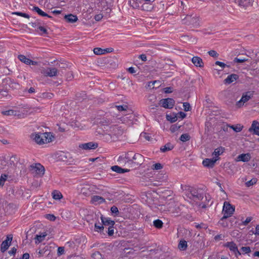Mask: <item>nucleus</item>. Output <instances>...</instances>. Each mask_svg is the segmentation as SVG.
<instances>
[{
	"mask_svg": "<svg viewBox=\"0 0 259 259\" xmlns=\"http://www.w3.org/2000/svg\"><path fill=\"white\" fill-rule=\"evenodd\" d=\"M238 79V75L236 74H231L228 75L227 77L224 80V83L225 84H229Z\"/></svg>",
	"mask_w": 259,
	"mask_h": 259,
	"instance_id": "nucleus-14",
	"label": "nucleus"
},
{
	"mask_svg": "<svg viewBox=\"0 0 259 259\" xmlns=\"http://www.w3.org/2000/svg\"><path fill=\"white\" fill-rule=\"evenodd\" d=\"M252 220L251 217H247L246 220L243 222V224L244 226H246L250 221Z\"/></svg>",
	"mask_w": 259,
	"mask_h": 259,
	"instance_id": "nucleus-56",
	"label": "nucleus"
},
{
	"mask_svg": "<svg viewBox=\"0 0 259 259\" xmlns=\"http://www.w3.org/2000/svg\"><path fill=\"white\" fill-rule=\"evenodd\" d=\"M98 146L97 143L89 142L84 144H82L79 146V147L85 150L95 149Z\"/></svg>",
	"mask_w": 259,
	"mask_h": 259,
	"instance_id": "nucleus-13",
	"label": "nucleus"
},
{
	"mask_svg": "<svg viewBox=\"0 0 259 259\" xmlns=\"http://www.w3.org/2000/svg\"><path fill=\"white\" fill-rule=\"evenodd\" d=\"M16 251H17V249L15 247H14L12 248L10 251H9V253L10 255H15L16 253Z\"/></svg>",
	"mask_w": 259,
	"mask_h": 259,
	"instance_id": "nucleus-57",
	"label": "nucleus"
},
{
	"mask_svg": "<svg viewBox=\"0 0 259 259\" xmlns=\"http://www.w3.org/2000/svg\"><path fill=\"white\" fill-rule=\"evenodd\" d=\"M255 235L259 236V224L257 225L255 227V232L254 233Z\"/></svg>",
	"mask_w": 259,
	"mask_h": 259,
	"instance_id": "nucleus-64",
	"label": "nucleus"
},
{
	"mask_svg": "<svg viewBox=\"0 0 259 259\" xmlns=\"http://www.w3.org/2000/svg\"><path fill=\"white\" fill-rule=\"evenodd\" d=\"M224 150V148L222 147H220L217 148L214 150V151L213 153V155H214L216 157H218L219 155H220L221 154H222L223 153Z\"/></svg>",
	"mask_w": 259,
	"mask_h": 259,
	"instance_id": "nucleus-33",
	"label": "nucleus"
},
{
	"mask_svg": "<svg viewBox=\"0 0 259 259\" xmlns=\"http://www.w3.org/2000/svg\"><path fill=\"white\" fill-rule=\"evenodd\" d=\"M164 91L165 93H171L173 91V89L171 87H166L164 89Z\"/></svg>",
	"mask_w": 259,
	"mask_h": 259,
	"instance_id": "nucleus-54",
	"label": "nucleus"
},
{
	"mask_svg": "<svg viewBox=\"0 0 259 259\" xmlns=\"http://www.w3.org/2000/svg\"><path fill=\"white\" fill-rule=\"evenodd\" d=\"M29 170L37 177H41L45 174V169L41 164L35 163L30 166Z\"/></svg>",
	"mask_w": 259,
	"mask_h": 259,
	"instance_id": "nucleus-7",
	"label": "nucleus"
},
{
	"mask_svg": "<svg viewBox=\"0 0 259 259\" xmlns=\"http://www.w3.org/2000/svg\"><path fill=\"white\" fill-rule=\"evenodd\" d=\"M64 19L68 23H73L78 20V18L76 15L73 14H68L64 16Z\"/></svg>",
	"mask_w": 259,
	"mask_h": 259,
	"instance_id": "nucleus-21",
	"label": "nucleus"
},
{
	"mask_svg": "<svg viewBox=\"0 0 259 259\" xmlns=\"http://www.w3.org/2000/svg\"><path fill=\"white\" fill-rule=\"evenodd\" d=\"M115 107L119 111H125L128 108L127 106L124 105H117Z\"/></svg>",
	"mask_w": 259,
	"mask_h": 259,
	"instance_id": "nucleus-44",
	"label": "nucleus"
},
{
	"mask_svg": "<svg viewBox=\"0 0 259 259\" xmlns=\"http://www.w3.org/2000/svg\"><path fill=\"white\" fill-rule=\"evenodd\" d=\"M223 246L228 248L230 251L233 253L238 249V247L236 244L233 241L227 242L223 244Z\"/></svg>",
	"mask_w": 259,
	"mask_h": 259,
	"instance_id": "nucleus-15",
	"label": "nucleus"
},
{
	"mask_svg": "<svg viewBox=\"0 0 259 259\" xmlns=\"http://www.w3.org/2000/svg\"><path fill=\"white\" fill-rule=\"evenodd\" d=\"M38 29L41 32L40 33L41 35L48 34V31L44 27L40 26L38 27Z\"/></svg>",
	"mask_w": 259,
	"mask_h": 259,
	"instance_id": "nucleus-50",
	"label": "nucleus"
},
{
	"mask_svg": "<svg viewBox=\"0 0 259 259\" xmlns=\"http://www.w3.org/2000/svg\"><path fill=\"white\" fill-rule=\"evenodd\" d=\"M112 129V136L110 134H106L105 135V139L109 141H114L119 136H121L123 133V130L117 125H114L111 127Z\"/></svg>",
	"mask_w": 259,
	"mask_h": 259,
	"instance_id": "nucleus-6",
	"label": "nucleus"
},
{
	"mask_svg": "<svg viewBox=\"0 0 259 259\" xmlns=\"http://www.w3.org/2000/svg\"><path fill=\"white\" fill-rule=\"evenodd\" d=\"M114 226H110L108 228V235L109 236H112L114 234Z\"/></svg>",
	"mask_w": 259,
	"mask_h": 259,
	"instance_id": "nucleus-49",
	"label": "nucleus"
},
{
	"mask_svg": "<svg viewBox=\"0 0 259 259\" xmlns=\"http://www.w3.org/2000/svg\"><path fill=\"white\" fill-rule=\"evenodd\" d=\"M192 62L197 67L202 68L204 66V63L202 59L197 56L193 57L191 59Z\"/></svg>",
	"mask_w": 259,
	"mask_h": 259,
	"instance_id": "nucleus-16",
	"label": "nucleus"
},
{
	"mask_svg": "<svg viewBox=\"0 0 259 259\" xmlns=\"http://www.w3.org/2000/svg\"><path fill=\"white\" fill-rule=\"evenodd\" d=\"M253 2V0H238L236 4L240 7L245 8L251 5Z\"/></svg>",
	"mask_w": 259,
	"mask_h": 259,
	"instance_id": "nucleus-23",
	"label": "nucleus"
},
{
	"mask_svg": "<svg viewBox=\"0 0 259 259\" xmlns=\"http://www.w3.org/2000/svg\"><path fill=\"white\" fill-rule=\"evenodd\" d=\"M47 236V234L46 233H42L40 235H36L35 237V239L38 241V243H40L42 242L45 237Z\"/></svg>",
	"mask_w": 259,
	"mask_h": 259,
	"instance_id": "nucleus-35",
	"label": "nucleus"
},
{
	"mask_svg": "<svg viewBox=\"0 0 259 259\" xmlns=\"http://www.w3.org/2000/svg\"><path fill=\"white\" fill-rule=\"evenodd\" d=\"M243 126L240 124H237L236 125H230V128L233 130L236 133L241 132L243 129Z\"/></svg>",
	"mask_w": 259,
	"mask_h": 259,
	"instance_id": "nucleus-31",
	"label": "nucleus"
},
{
	"mask_svg": "<svg viewBox=\"0 0 259 259\" xmlns=\"http://www.w3.org/2000/svg\"><path fill=\"white\" fill-rule=\"evenodd\" d=\"M32 10L36 12L39 15L42 16V17H47L49 18H52L53 17L49 15L46 13L42 11L40 8H39L38 7L35 6L33 7Z\"/></svg>",
	"mask_w": 259,
	"mask_h": 259,
	"instance_id": "nucleus-24",
	"label": "nucleus"
},
{
	"mask_svg": "<svg viewBox=\"0 0 259 259\" xmlns=\"http://www.w3.org/2000/svg\"><path fill=\"white\" fill-rule=\"evenodd\" d=\"M253 131V134L259 136V122L256 120L252 121L251 127L249 128V131Z\"/></svg>",
	"mask_w": 259,
	"mask_h": 259,
	"instance_id": "nucleus-17",
	"label": "nucleus"
},
{
	"mask_svg": "<svg viewBox=\"0 0 259 259\" xmlns=\"http://www.w3.org/2000/svg\"><path fill=\"white\" fill-rule=\"evenodd\" d=\"M214 239L215 241H218L220 240H222V235H217L214 237Z\"/></svg>",
	"mask_w": 259,
	"mask_h": 259,
	"instance_id": "nucleus-63",
	"label": "nucleus"
},
{
	"mask_svg": "<svg viewBox=\"0 0 259 259\" xmlns=\"http://www.w3.org/2000/svg\"><path fill=\"white\" fill-rule=\"evenodd\" d=\"M104 229V227L102 223L99 225L97 223L95 224V231L98 232V233H102L103 232Z\"/></svg>",
	"mask_w": 259,
	"mask_h": 259,
	"instance_id": "nucleus-32",
	"label": "nucleus"
},
{
	"mask_svg": "<svg viewBox=\"0 0 259 259\" xmlns=\"http://www.w3.org/2000/svg\"><path fill=\"white\" fill-rule=\"evenodd\" d=\"M47 218L51 221H54L56 220V217L54 214H47Z\"/></svg>",
	"mask_w": 259,
	"mask_h": 259,
	"instance_id": "nucleus-52",
	"label": "nucleus"
},
{
	"mask_svg": "<svg viewBox=\"0 0 259 259\" xmlns=\"http://www.w3.org/2000/svg\"><path fill=\"white\" fill-rule=\"evenodd\" d=\"M104 51V54L105 53H111L113 52L114 49L112 48H106L105 49H103Z\"/></svg>",
	"mask_w": 259,
	"mask_h": 259,
	"instance_id": "nucleus-58",
	"label": "nucleus"
},
{
	"mask_svg": "<svg viewBox=\"0 0 259 259\" xmlns=\"http://www.w3.org/2000/svg\"><path fill=\"white\" fill-rule=\"evenodd\" d=\"M178 247L181 250H186L187 248V242L184 240H182L180 241Z\"/></svg>",
	"mask_w": 259,
	"mask_h": 259,
	"instance_id": "nucleus-29",
	"label": "nucleus"
},
{
	"mask_svg": "<svg viewBox=\"0 0 259 259\" xmlns=\"http://www.w3.org/2000/svg\"><path fill=\"white\" fill-rule=\"evenodd\" d=\"M139 58H140L143 61H147V57L145 54L140 55Z\"/></svg>",
	"mask_w": 259,
	"mask_h": 259,
	"instance_id": "nucleus-59",
	"label": "nucleus"
},
{
	"mask_svg": "<svg viewBox=\"0 0 259 259\" xmlns=\"http://www.w3.org/2000/svg\"><path fill=\"white\" fill-rule=\"evenodd\" d=\"M256 182H257V179L256 178H252L251 180L246 182L245 185L246 187H249L253 185L254 184H256Z\"/></svg>",
	"mask_w": 259,
	"mask_h": 259,
	"instance_id": "nucleus-39",
	"label": "nucleus"
},
{
	"mask_svg": "<svg viewBox=\"0 0 259 259\" xmlns=\"http://www.w3.org/2000/svg\"><path fill=\"white\" fill-rule=\"evenodd\" d=\"M31 137L35 142L39 145L51 142L54 138L51 133L47 132L32 134Z\"/></svg>",
	"mask_w": 259,
	"mask_h": 259,
	"instance_id": "nucleus-1",
	"label": "nucleus"
},
{
	"mask_svg": "<svg viewBox=\"0 0 259 259\" xmlns=\"http://www.w3.org/2000/svg\"><path fill=\"white\" fill-rule=\"evenodd\" d=\"M18 58L20 61L24 63L26 65H30V62H31V60L27 58L26 56L23 55H19Z\"/></svg>",
	"mask_w": 259,
	"mask_h": 259,
	"instance_id": "nucleus-28",
	"label": "nucleus"
},
{
	"mask_svg": "<svg viewBox=\"0 0 259 259\" xmlns=\"http://www.w3.org/2000/svg\"><path fill=\"white\" fill-rule=\"evenodd\" d=\"M52 195L53 199L55 200H60L63 197L61 193L58 190L53 191L52 193Z\"/></svg>",
	"mask_w": 259,
	"mask_h": 259,
	"instance_id": "nucleus-27",
	"label": "nucleus"
},
{
	"mask_svg": "<svg viewBox=\"0 0 259 259\" xmlns=\"http://www.w3.org/2000/svg\"><path fill=\"white\" fill-rule=\"evenodd\" d=\"M183 107H184V109L185 111H190L191 109L190 105L188 102L183 103Z\"/></svg>",
	"mask_w": 259,
	"mask_h": 259,
	"instance_id": "nucleus-46",
	"label": "nucleus"
},
{
	"mask_svg": "<svg viewBox=\"0 0 259 259\" xmlns=\"http://www.w3.org/2000/svg\"><path fill=\"white\" fill-rule=\"evenodd\" d=\"M8 175L6 174H2L0 177V187H3L5 181L7 180Z\"/></svg>",
	"mask_w": 259,
	"mask_h": 259,
	"instance_id": "nucleus-37",
	"label": "nucleus"
},
{
	"mask_svg": "<svg viewBox=\"0 0 259 259\" xmlns=\"http://www.w3.org/2000/svg\"><path fill=\"white\" fill-rule=\"evenodd\" d=\"M131 162H130V167H133L140 166L144 161V156L140 153H134L132 152L131 154Z\"/></svg>",
	"mask_w": 259,
	"mask_h": 259,
	"instance_id": "nucleus-3",
	"label": "nucleus"
},
{
	"mask_svg": "<svg viewBox=\"0 0 259 259\" xmlns=\"http://www.w3.org/2000/svg\"><path fill=\"white\" fill-rule=\"evenodd\" d=\"M91 201L93 203H98V204H101L105 202V199L101 196L94 195L92 197Z\"/></svg>",
	"mask_w": 259,
	"mask_h": 259,
	"instance_id": "nucleus-25",
	"label": "nucleus"
},
{
	"mask_svg": "<svg viewBox=\"0 0 259 259\" xmlns=\"http://www.w3.org/2000/svg\"><path fill=\"white\" fill-rule=\"evenodd\" d=\"M253 92L248 91L243 93L241 99L237 103V105L240 107L244 103L249 101L253 97Z\"/></svg>",
	"mask_w": 259,
	"mask_h": 259,
	"instance_id": "nucleus-11",
	"label": "nucleus"
},
{
	"mask_svg": "<svg viewBox=\"0 0 259 259\" xmlns=\"http://www.w3.org/2000/svg\"><path fill=\"white\" fill-rule=\"evenodd\" d=\"M235 211V207L233 206L229 202L225 201L223 208L222 212L224 214L220 221L223 222L225 219L230 217Z\"/></svg>",
	"mask_w": 259,
	"mask_h": 259,
	"instance_id": "nucleus-5",
	"label": "nucleus"
},
{
	"mask_svg": "<svg viewBox=\"0 0 259 259\" xmlns=\"http://www.w3.org/2000/svg\"><path fill=\"white\" fill-rule=\"evenodd\" d=\"M217 159L212 158L211 159L206 158L203 160L202 164L203 165L207 167H212L215 162L217 161Z\"/></svg>",
	"mask_w": 259,
	"mask_h": 259,
	"instance_id": "nucleus-18",
	"label": "nucleus"
},
{
	"mask_svg": "<svg viewBox=\"0 0 259 259\" xmlns=\"http://www.w3.org/2000/svg\"><path fill=\"white\" fill-rule=\"evenodd\" d=\"M184 188L182 187L185 196L191 200L194 201L200 200L203 198V196L201 193L198 192V190L192 187L185 186Z\"/></svg>",
	"mask_w": 259,
	"mask_h": 259,
	"instance_id": "nucleus-2",
	"label": "nucleus"
},
{
	"mask_svg": "<svg viewBox=\"0 0 259 259\" xmlns=\"http://www.w3.org/2000/svg\"><path fill=\"white\" fill-rule=\"evenodd\" d=\"M101 220L102 224L105 226H108L110 227V226H114L115 225V222L111 220L109 218H105L102 215L101 217Z\"/></svg>",
	"mask_w": 259,
	"mask_h": 259,
	"instance_id": "nucleus-20",
	"label": "nucleus"
},
{
	"mask_svg": "<svg viewBox=\"0 0 259 259\" xmlns=\"http://www.w3.org/2000/svg\"><path fill=\"white\" fill-rule=\"evenodd\" d=\"M64 247H59L57 249V254L58 256L62 255L64 253Z\"/></svg>",
	"mask_w": 259,
	"mask_h": 259,
	"instance_id": "nucleus-48",
	"label": "nucleus"
},
{
	"mask_svg": "<svg viewBox=\"0 0 259 259\" xmlns=\"http://www.w3.org/2000/svg\"><path fill=\"white\" fill-rule=\"evenodd\" d=\"M175 104V100L172 98H166L160 101L161 106L166 109H172Z\"/></svg>",
	"mask_w": 259,
	"mask_h": 259,
	"instance_id": "nucleus-10",
	"label": "nucleus"
},
{
	"mask_svg": "<svg viewBox=\"0 0 259 259\" xmlns=\"http://www.w3.org/2000/svg\"><path fill=\"white\" fill-rule=\"evenodd\" d=\"M174 145L170 143H167L165 145L162 146L160 150L162 152H165L168 151H170L174 148Z\"/></svg>",
	"mask_w": 259,
	"mask_h": 259,
	"instance_id": "nucleus-26",
	"label": "nucleus"
},
{
	"mask_svg": "<svg viewBox=\"0 0 259 259\" xmlns=\"http://www.w3.org/2000/svg\"><path fill=\"white\" fill-rule=\"evenodd\" d=\"M208 54L211 57L213 58H218L219 56V54L214 50H210L208 52Z\"/></svg>",
	"mask_w": 259,
	"mask_h": 259,
	"instance_id": "nucleus-45",
	"label": "nucleus"
},
{
	"mask_svg": "<svg viewBox=\"0 0 259 259\" xmlns=\"http://www.w3.org/2000/svg\"><path fill=\"white\" fill-rule=\"evenodd\" d=\"M240 250L242 251V253H248L251 252L250 247L249 246L242 247Z\"/></svg>",
	"mask_w": 259,
	"mask_h": 259,
	"instance_id": "nucleus-42",
	"label": "nucleus"
},
{
	"mask_svg": "<svg viewBox=\"0 0 259 259\" xmlns=\"http://www.w3.org/2000/svg\"><path fill=\"white\" fill-rule=\"evenodd\" d=\"M156 83H159V80H154V81H150L148 83V87L150 88H154V85Z\"/></svg>",
	"mask_w": 259,
	"mask_h": 259,
	"instance_id": "nucleus-51",
	"label": "nucleus"
},
{
	"mask_svg": "<svg viewBox=\"0 0 259 259\" xmlns=\"http://www.w3.org/2000/svg\"><path fill=\"white\" fill-rule=\"evenodd\" d=\"M247 61H248V59L246 58H238L236 57L234 59V62L239 63H242L245 62Z\"/></svg>",
	"mask_w": 259,
	"mask_h": 259,
	"instance_id": "nucleus-43",
	"label": "nucleus"
},
{
	"mask_svg": "<svg viewBox=\"0 0 259 259\" xmlns=\"http://www.w3.org/2000/svg\"><path fill=\"white\" fill-rule=\"evenodd\" d=\"M250 159L251 155L249 153L246 154H241L237 157V161H238L248 162L250 160Z\"/></svg>",
	"mask_w": 259,
	"mask_h": 259,
	"instance_id": "nucleus-19",
	"label": "nucleus"
},
{
	"mask_svg": "<svg viewBox=\"0 0 259 259\" xmlns=\"http://www.w3.org/2000/svg\"><path fill=\"white\" fill-rule=\"evenodd\" d=\"M143 137L147 141H150L151 139V137L149 135V134H148L146 133H143Z\"/></svg>",
	"mask_w": 259,
	"mask_h": 259,
	"instance_id": "nucleus-60",
	"label": "nucleus"
},
{
	"mask_svg": "<svg viewBox=\"0 0 259 259\" xmlns=\"http://www.w3.org/2000/svg\"><path fill=\"white\" fill-rule=\"evenodd\" d=\"M58 66L61 68H65L67 67V65L64 63H60L58 64Z\"/></svg>",
	"mask_w": 259,
	"mask_h": 259,
	"instance_id": "nucleus-61",
	"label": "nucleus"
},
{
	"mask_svg": "<svg viewBox=\"0 0 259 259\" xmlns=\"http://www.w3.org/2000/svg\"><path fill=\"white\" fill-rule=\"evenodd\" d=\"M153 226L157 229H160L163 227V223L159 219L155 220L153 221Z\"/></svg>",
	"mask_w": 259,
	"mask_h": 259,
	"instance_id": "nucleus-30",
	"label": "nucleus"
},
{
	"mask_svg": "<svg viewBox=\"0 0 259 259\" xmlns=\"http://www.w3.org/2000/svg\"><path fill=\"white\" fill-rule=\"evenodd\" d=\"M183 23L189 26L190 27H197L199 26V18L198 17L192 15H187L182 20Z\"/></svg>",
	"mask_w": 259,
	"mask_h": 259,
	"instance_id": "nucleus-4",
	"label": "nucleus"
},
{
	"mask_svg": "<svg viewBox=\"0 0 259 259\" xmlns=\"http://www.w3.org/2000/svg\"><path fill=\"white\" fill-rule=\"evenodd\" d=\"M40 72L46 76L53 77L57 75L58 70L56 68H42Z\"/></svg>",
	"mask_w": 259,
	"mask_h": 259,
	"instance_id": "nucleus-9",
	"label": "nucleus"
},
{
	"mask_svg": "<svg viewBox=\"0 0 259 259\" xmlns=\"http://www.w3.org/2000/svg\"><path fill=\"white\" fill-rule=\"evenodd\" d=\"M169 209H168V211H170L171 213H175V212L176 211L177 213H178L179 212V211L180 210V208L179 207H176L175 208H174V209H171L170 208V206L169 207Z\"/></svg>",
	"mask_w": 259,
	"mask_h": 259,
	"instance_id": "nucleus-55",
	"label": "nucleus"
},
{
	"mask_svg": "<svg viewBox=\"0 0 259 259\" xmlns=\"http://www.w3.org/2000/svg\"><path fill=\"white\" fill-rule=\"evenodd\" d=\"M190 138H191V137L189 134H183L181 136V137L180 138V140L181 141L184 142L189 141Z\"/></svg>",
	"mask_w": 259,
	"mask_h": 259,
	"instance_id": "nucleus-36",
	"label": "nucleus"
},
{
	"mask_svg": "<svg viewBox=\"0 0 259 259\" xmlns=\"http://www.w3.org/2000/svg\"><path fill=\"white\" fill-rule=\"evenodd\" d=\"M13 239V235L9 234L7 236L6 239L2 242L1 244V250L2 252H5L11 245V241Z\"/></svg>",
	"mask_w": 259,
	"mask_h": 259,
	"instance_id": "nucleus-12",
	"label": "nucleus"
},
{
	"mask_svg": "<svg viewBox=\"0 0 259 259\" xmlns=\"http://www.w3.org/2000/svg\"><path fill=\"white\" fill-rule=\"evenodd\" d=\"M29 254L28 253H25L23 254L22 257L21 259H29Z\"/></svg>",
	"mask_w": 259,
	"mask_h": 259,
	"instance_id": "nucleus-62",
	"label": "nucleus"
},
{
	"mask_svg": "<svg viewBox=\"0 0 259 259\" xmlns=\"http://www.w3.org/2000/svg\"><path fill=\"white\" fill-rule=\"evenodd\" d=\"M12 14L16 15L19 16H21V17H24V18H30V16L28 14L25 13L20 12H13L12 13Z\"/></svg>",
	"mask_w": 259,
	"mask_h": 259,
	"instance_id": "nucleus-38",
	"label": "nucleus"
},
{
	"mask_svg": "<svg viewBox=\"0 0 259 259\" xmlns=\"http://www.w3.org/2000/svg\"><path fill=\"white\" fill-rule=\"evenodd\" d=\"M163 168V165L160 163H157L152 165L151 168L153 170H159Z\"/></svg>",
	"mask_w": 259,
	"mask_h": 259,
	"instance_id": "nucleus-40",
	"label": "nucleus"
},
{
	"mask_svg": "<svg viewBox=\"0 0 259 259\" xmlns=\"http://www.w3.org/2000/svg\"><path fill=\"white\" fill-rule=\"evenodd\" d=\"M215 64L221 66L222 68H224L226 67H230V66L224 63V62L217 61L215 62Z\"/></svg>",
	"mask_w": 259,
	"mask_h": 259,
	"instance_id": "nucleus-47",
	"label": "nucleus"
},
{
	"mask_svg": "<svg viewBox=\"0 0 259 259\" xmlns=\"http://www.w3.org/2000/svg\"><path fill=\"white\" fill-rule=\"evenodd\" d=\"M111 212L112 214V215L114 217H116L119 215V212L118 211V208L115 206H112L110 208Z\"/></svg>",
	"mask_w": 259,
	"mask_h": 259,
	"instance_id": "nucleus-34",
	"label": "nucleus"
},
{
	"mask_svg": "<svg viewBox=\"0 0 259 259\" xmlns=\"http://www.w3.org/2000/svg\"><path fill=\"white\" fill-rule=\"evenodd\" d=\"M94 53L96 55H102L104 54V51L100 48H96L94 49Z\"/></svg>",
	"mask_w": 259,
	"mask_h": 259,
	"instance_id": "nucleus-41",
	"label": "nucleus"
},
{
	"mask_svg": "<svg viewBox=\"0 0 259 259\" xmlns=\"http://www.w3.org/2000/svg\"><path fill=\"white\" fill-rule=\"evenodd\" d=\"M111 169L113 171L116 172L118 174H123L124 172H128L130 170V169L122 168L118 165L112 166Z\"/></svg>",
	"mask_w": 259,
	"mask_h": 259,
	"instance_id": "nucleus-22",
	"label": "nucleus"
},
{
	"mask_svg": "<svg viewBox=\"0 0 259 259\" xmlns=\"http://www.w3.org/2000/svg\"><path fill=\"white\" fill-rule=\"evenodd\" d=\"M131 154L132 151L128 152L124 155H121L118 157L117 162L118 164L122 166L127 165L130 167V162H131Z\"/></svg>",
	"mask_w": 259,
	"mask_h": 259,
	"instance_id": "nucleus-8",
	"label": "nucleus"
},
{
	"mask_svg": "<svg viewBox=\"0 0 259 259\" xmlns=\"http://www.w3.org/2000/svg\"><path fill=\"white\" fill-rule=\"evenodd\" d=\"M103 18V15L101 14L96 15L94 17V19L97 21H99Z\"/></svg>",
	"mask_w": 259,
	"mask_h": 259,
	"instance_id": "nucleus-53",
	"label": "nucleus"
}]
</instances>
